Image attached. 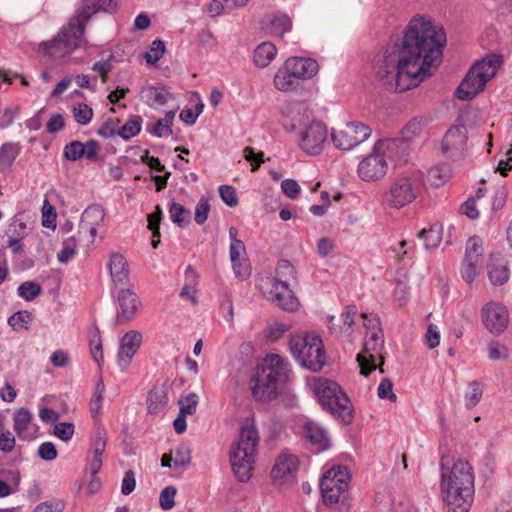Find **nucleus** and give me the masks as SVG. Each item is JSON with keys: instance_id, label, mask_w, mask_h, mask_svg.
Masks as SVG:
<instances>
[{"instance_id": "obj_46", "label": "nucleus", "mask_w": 512, "mask_h": 512, "mask_svg": "<svg viewBox=\"0 0 512 512\" xmlns=\"http://www.w3.org/2000/svg\"><path fill=\"white\" fill-rule=\"evenodd\" d=\"M482 385L478 381H473L469 384V392L465 395L466 407L473 408L478 404L482 397Z\"/></svg>"}, {"instance_id": "obj_61", "label": "nucleus", "mask_w": 512, "mask_h": 512, "mask_svg": "<svg viewBox=\"0 0 512 512\" xmlns=\"http://www.w3.org/2000/svg\"><path fill=\"white\" fill-rule=\"evenodd\" d=\"M282 192L290 199H295L300 193V186L294 179H285L281 183Z\"/></svg>"}, {"instance_id": "obj_41", "label": "nucleus", "mask_w": 512, "mask_h": 512, "mask_svg": "<svg viewBox=\"0 0 512 512\" xmlns=\"http://www.w3.org/2000/svg\"><path fill=\"white\" fill-rule=\"evenodd\" d=\"M33 319V314L27 310L17 311L8 318V324L13 330L27 329V324Z\"/></svg>"}, {"instance_id": "obj_50", "label": "nucleus", "mask_w": 512, "mask_h": 512, "mask_svg": "<svg viewBox=\"0 0 512 512\" xmlns=\"http://www.w3.org/2000/svg\"><path fill=\"white\" fill-rule=\"evenodd\" d=\"M74 424L72 422H61L54 426L53 434L64 442L72 439L74 435Z\"/></svg>"}, {"instance_id": "obj_54", "label": "nucleus", "mask_w": 512, "mask_h": 512, "mask_svg": "<svg viewBox=\"0 0 512 512\" xmlns=\"http://www.w3.org/2000/svg\"><path fill=\"white\" fill-rule=\"evenodd\" d=\"M222 201L229 207H235L238 204L236 190L230 185H221L218 188Z\"/></svg>"}, {"instance_id": "obj_6", "label": "nucleus", "mask_w": 512, "mask_h": 512, "mask_svg": "<svg viewBox=\"0 0 512 512\" xmlns=\"http://www.w3.org/2000/svg\"><path fill=\"white\" fill-rule=\"evenodd\" d=\"M314 390L324 410L329 411L346 425L353 421V405L346 393L335 381L325 378L319 379L315 384Z\"/></svg>"}, {"instance_id": "obj_11", "label": "nucleus", "mask_w": 512, "mask_h": 512, "mask_svg": "<svg viewBox=\"0 0 512 512\" xmlns=\"http://www.w3.org/2000/svg\"><path fill=\"white\" fill-rule=\"evenodd\" d=\"M115 298L117 302L115 324L123 325L132 321L142 305L136 292L130 287L120 288Z\"/></svg>"}, {"instance_id": "obj_13", "label": "nucleus", "mask_w": 512, "mask_h": 512, "mask_svg": "<svg viewBox=\"0 0 512 512\" xmlns=\"http://www.w3.org/2000/svg\"><path fill=\"white\" fill-rule=\"evenodd\" d=\"M481 313L483 324L490 333L499 335L507 328L509 313L504 305L496 302L487 303Z\"/></svg>"}, {"instance_id": "obj_7", "label": "nucleus", "mask_w": 512, "mask_h": 512, "mask_svg": "<svg viewBox=\"0 0 512 512\" xmlns=\"http://www.w3.org/2000/svg\"><path fill=\"white\" fill-rule=\"evenodd\" d=\"M289 349L301 366L313 372L320 371L326 363L323 343L318 335L292 336Z\"/></svg>"}, {"instance_id": "obj_5", "label": "nucleus", "mask_w": 512, "mask_h": 512, "mask_svg": "<svg viewBox=\"0 0 512 512\" xmlns=\"http://www.w3.org/2000/svg\"><path fill=\"white\" fill-rule=\"evenodd\" d=\"M84 31V23L72 16L53 39L39 44V52L54 59L68 56L85 43Z\"/></svg>"}, {"instance_id": "obj_3", "label": "nucleus", "mask_w": 512, "mask_h": 512, "mask_svg": "<svg viewBox=\"0 0 512 512\" xmlns=\"http://www.w3.org/2000/svg\"><path fill=\"white\" fill-rule=\"evenodd\" d=\"M287 365L281 356L271 354L257 366L251 379V391L256 401L269 402L276 398L278 385L287 379Z\"/></svg>"}, {"instance_id": "obj_24", "label": "nucleus", "mask_w": 512, "mask_h": 512, "mask_svg": "<svg viewBox=\"0 0 512 512\" xmlns=\"http://www.w3.org/2000/svg\"><path fill=\"white\" fill-rule=\"evenodd\" d=\"M108 268L111 279L115 285H123L129 281L128 263L122 254L112 253Z\"/></svg>"}, {"instance_id": "obj_53", "label": "nucleus", "mask_w": 512, "mask_h": 512, "mask_svg": "<svg viewBox=\"0 0 512 512\" xmlns=\"http://www.w3.org/2000/svg\"><path fill=\"white\" fill-rule=\"evenodd\" d=\"M244 158L250 162L251 171L255 172L259 169L260 165L264 162V153L262 151L255 152L252 147H246L243 150Z\"/></svg>"}, {"instance_id": "obj_60", "label": "nucleus", "mask_w": 512, "mask_h": 512, "mask_svg": "<svg viewBox=\"0 0 512 512\" xmlns=\"http://www.w3.org/2000/svg\"><path fill=\"white\" fill-rule=\"evenodd\" d=\"M106 447V431L99 428L94 436L92 443L93 455L102 456Z\"/></svg>"}, {"instance_id": "obj_48", "label": "nucleus", "mask_w": 512, "mask_h": 512, "mask_svg": "<svg viewBox=\"0 0 512 512\" xmlns=\"http://www.w3.org/2000/svg\"><path fill=\"white\" fill-rule=\"evenodd\" d=\"M198 395L196 393H190L179 400L180 414L192 415L195 413L198 405Z\"/></svg>"}, {"instance_id": "obj_62", "label": "nucleus", "mask_w": 512, "mask_h": 512, "mask_svg": "<svg viewBox=\"0 0 512 512\" xmlns=\"http://www.w3.org/2000/svg\"><path fill=\"white\" fill-rule=\"evenodd\" d=\"M440 343V332L438 327L430 324L425 334V344L429 349L437 347Z\"/></svg>"}, {"instance_id": "obj_22", "label": "nucleus", "mask_w": 512, "mask_h": 512, "mask_svg": "<svg viewBox=\"0 0 512 512\" xmlns=\"http://www.w3.org/2000/svg\"><path fill=\"white\" fill-rule=\"evenodd\" d=\"M298 469V460L291 454H281L277 457L271 470L273 480H288L293 477Z\"/></svg>"}, {"instance_id": "obj_18", "label": "nucleus", "mask_w": 512, "mask_h": 512, "mask_svg": "<svg viewBox=\"0 0 512 512\" xmlns=\"http://www.w3.org/2000/svg\"><path fill=\"white\" fill-rule=\"evenodd\" d=\"M259 443V434L256 429V426L254 425V420H251L250 424H246L241 427L240 433H239V441L234 444L231 448V451L239 452L241 454H244V456H253L255 457L257 447Z\"/></svg>"}, {"instance_id": "obj_4", "label": "nucleus", "mask_w": 512, "mask_h": 512, "mask_svg": "<svg viewBox=\"0 0 512 512\" xmlns=\"http://www.w3.org/2000/svg\"><path fill=\"white\" fill-rule=\"evenodd\" d=\"M502 64V56L491 54L477 61L467 72L462 80L455 95L463 101L472 100L479 92H481L487 82L493 78L497 69Z\"/></svg>"}, {"instance_id": "obj_51", "label": "nucleus", "mask_w": 512, "mask_h": 512, "mask_svg": "<svg viewBox=\"0 0 512 512\" xmlns=\"http://www.w3.org/2000/svg\"><path fill=\"white\" fill-rule=\"evenodd\" d=\"M210 212V204L208 200L204 197L200 198L196 207H195V216L194 220L198 225H203L207 219Z\"/></svg>"}, {"instance_id": "obj_26", "label": "nucleus", "mask_w": 512, "mask_h": 512, "mask_svg": "<svg viewBox=\"0 0 512 512\" xmlns=\"http://www.w3.org/2000/svg\"><path fill=\"white\" fill-rule=\"evenodd\" d=\"M245 245L243 242L230 243L229 253L234 273L237 277H246L250 274L246 259H241V255L245 254Z\"/></svg>"}, {"instance_id": "obj_33", "label": "nucleus", "mask_w": 512, "mask_h": 512, "mask_svg": "<svg viewBox=\"0 0 512 512\" xmlns=\"http://www.w3.org/2000/svg\"><path fill=\"white\" fill-rule=\"evenodd\" d=\"M441 231V225L435 223L429 229H422L418 233V237L424 241V247L427 250L435 249L442 240Z\"/></svg>"}, {"instance_id": "obj_49", "label": "nucleus", "mask_w": 512, "mask_h": 512, "mask_svg": "<svg viewBox=\"0 0 512 512\" xmlns=\"http://www.w3.org/2000/svg\"><path fill=\"white\" fill-rule=\"evenodd\" d=\"M177 489L174 486H166L160 493L159 503L163 510H170L175 505Z\"/></svg>"}, {"instance_id": "obj_28", "label": "nucleus", "mask_w": 512, "mask_h": 512, "mask_svg": "<svg viewBox=\"0 0 512 512\" xmlns=\"http://www.w3.org/2000/svg\"><path fill=\"white\" fill-rule=\"evenodd\" d=\"M487 268L489 279L493 285H503L509 280L510 272L508 264L503 259H491Z\"/></svg>"}, {"instance_id": "obj_9", "label": "nucleus", "mask_w": 512, "mask_h": 512, "mask_svg": "<svg viewBox=\"0 0 512 512\" xmlns=\"http://www.w3.org/2000/svg\"><path fill=\"white\" fill-rule=\"evenodd\" d=\"M372 129L361 122H349L342 130L332 129L331 140L334 146L340 150H350L367 140Z\"/></svg>"}, {"instance_id": "obj_31", "label": "nucleus", "mask_w": 512, "mask_h": 512, "mask_svg": "<svg viewBox=\"0 0 512 512\" xmlns=\"http://www.w3.org/2000/svg\"><path fill=\"white\" fill-rule=\"evenodd\" d=\"M174 117H175V112L168 111V112H166L165 117L158 119L154 125H147L146 130L150 134H152L158 138H161L164 136H170L173 133L171 127L173 124Z\"/></svg>"}, {"instance_id": "obj_15", "label": "nucleus", "mask_w": 512, "mask_h": 512, "mask_svg": "<svg viewBox=\"0 0 512 512\" xmlns=\"http://www.w3.org/2000/svg\"><path fill=\"white\" fill-rule=\"evenodd\" d=\"M349 475L342 466L332 467L320 480V490L323 499L328 501L335 500L330 493L332 489L339 491L348 490Z\"/></svg>"}, {"instance_id": "obj_14", "label": "nucleus", "mask_w": 512, "mask_h": 512, "mask_svg": "<svg viewBox=\"0 0 512 512\" xmlns=\"http://www.w3.org/2000/svg\"><path fill=\"white\" fill-rule=\"evenodd\" d=\"M467 139V131L464 126L450 127L441 142L442 154L454 160L462 157L464 155Z\"/></svg>"}, {"instance_id": "obj_25", "label": "nucleus", "mask_w": 512, "mask_h": 512, "mask_svg": "<svg viewBox=\"0 0 512 512\" xmlns=\"http://www.w3.org/2000/svg\"><path fill=\"white\" fill-rule=\"evenodd\" d=\"M423 125L420 120L413 119L401 130V135L396 139L384 140L387 144V149L397 148L401 145L407 146L414 138L421 135Z\"/></svg>"}, {"instance_id": "obj_63", "label": "nucleus", "mask_w": 512, "mask_h": 512, "mask_svg": "<svg viewBox=\"0 0 512 512\" xmlns=\"http://www.w3.org/2000/svg\"><path fill=\"white\" fill-rule=\"evenodd\" d=\"M27 225L26 223L19 217V215H16L12 218V221L9 225V232L13 236L18 237H25L27 235Z\"/></svg>"}, {"instance_id": "obj_29", "label": "nucleus", "mask_w": 512, "mask_h": 512, "mask_svg": "<svg viewBox=\"0 0 512 512\" xmlns=\"http://www.w3.org/2000/svg\"><path fill=\"white\" fill-rule=\"evenodd\" d=\"M273 82L278 90L285 92L294 91L299 86V78L290 73L285 63L275 74Z\"/></svg>"}, {"instance_id": "obj_39", "label": "nucleus", "mask_w": 512, "mask_h": 512, "mask_svg": "<svg viewBox=\"0 0 512 512\" xmlns=\"http://www.w3.org/2000/svg\"><path fill=\"white\" fill-rule=\"evenodd\" d=\"M31 419L32 414L28 409L21 408L15 412L13 417V428L19 438H24L23 434L26 431Z\"/></svg>"}, {"instance_id": "obj_40", "label": "nucleus", "mask_w": 512, "mask_h": 512, "mask_svg": "<svg viewBox=\"0 0 512 512\" xmlns=\"http://www.w3.org/2000/svg\"><path fill=\"white\" fill-rule=\"evenodd\" d=\"M42 293L41 286L35 281L23 282L18 287V295L25 301H32Z\"/></svg>"}, {"instance_id": "obj_56", "label": "nucleus", "mask_w": 512, "mask_h": 512, "mask_svg": "<svg viewBox=\"0 0 512 512\" xmlns=\"http://www.w3.org/2000/svg\"><path fill=\"white\" fill-rule=\"evenodd\" d=\"M357 361L359 363L360 373L365 377L369 376L370 373L377 368L374 355H370V357L367 358L363 354H358Z\"/></svg>"}, {"instance_id": "obj_12", "label": "nucleus", "mask_w": 512, "mask_h": 512, "mask_svg": "<svg viewBox=\"0 0 512 512\" xmlns=\"http://www.w3.org/2000/svg\"><path fill=\"white\" fill-rule=\"evenodd\" d=\"M327 139V128L319 121H312L301 132L300 148L308 155H319Z\"/></svg>"}, {"instance_id": "obj_37", "label": "nucleus", "mask_w": 512, "mask_h": 512, "mask_svg": "<svg viewBox=\"0 0 512 512\" xmlns=\"http://www.w3.org/2000/svg\"><path fill=\"white\" fill-rule=\"evenodd\" d=\"M292 21L286 14L273 15L270 19L269 30L272 35L283 37L286 32L291 31Z\"/></svg>"}, {"instance_id": "obj_32", "label": "nucleus", "mask_w": 512, "mask_h": 512, "mask_svg": "<svg viewBox=\"0 0 512 512\" xmlns=\"http://www.w3.org/2000/svg\"><path fill=\"white\" fill-rule=\"evenodd\" d=\"M451 172L450 166L442 163L430 168L427 177L432 186L441 187L450 179Z\"/></svg>"}, {"instance_id": "obj_59", "label": "nucleus", "mask_w": 512, "mask_h": 512, "mask_svg": "<svg viewBox=\"0 0 512 512\" xmlns=\"http://www.w3.org/2000/svg\"><path fill=\"white\" fill-rule=\"evenodd\" d=\"M119 120H113L111 118L106 119L99 127L97 133L103 138H112L118 131H116Z\"/></svg>"}, {"instance_id": "obj_21", "label": "nucleus", "mask_w": 512, "mask_h": 512, "mask_svg": "<svg viewBox=\"0 0 512 512\" xmlns=\"http://www.w3.org/2000/svg\"><path fill=\"white\" fill-rule=\"evenodd\" d=\"M284 63L288 66L290 73L299 80L310 79L319 70L318 62L312 58L290 57Z\"/></svg>"}, {"instance_id": "obj_30", "label": "nucleus", "mask_w": 512, "mask_h": 512, "mask_svg": "<svg viewBox=\"0 0 512 512\" xmlns=\"http://www.w3.org/2000/svg\"><path fill=\"white\" fill-rule=\"evenodd\" d=\"M277 48L270 42L259 44L254 50L253 61L257 67L265 68L275 58Z\"/></svg>"}, {"instance_id": "obj_45", "label": "nucleus", "mask_w": 512, "mask_h": 512, "mask_svg": "<svg viewBox=\"0 0 512 512\" xmlns=\"http://www.w3.org/2000/svg\"><path fill=\"white\" fill-rule=\"evenodd\" d=\"M72 113L75 121L80 125H87L93 117V109L84 103L74 106Z\"/></svg>"}, {"instance_id": "obj_35", "label": "nucleus", "mask_w": 512, "mask_h": 512, "mask_svg": "<svg viewBox=\"0 0 512 512\" xmlns=\"http://www.w3.org/2000/svg\"><path fill=\"white\" fill-rule=\"evenodd\" d=\"M148 411L150 413H157L167 405V392L162 387H154L148 393Z\"/></svg>"}, {"instance_id": "obj_64", "label": "nucleus", "mask_w": 512, "mask_h": 512, "mask_svg": "<svg viewBox=\"0 0 512 512\" xmlns=\"http://www.w3.org/2000/svg\"><path fill=\"white\" fill-rule=\"evenodd\" d=\"M136 487V479H135V473L132 470H128L125 472L122 485H121V493L123 495H129L131 494Z\"/></svg>"}, {"instance_id": "obj_57", "label": "nucleus", "mask_w": 512, "mask_h": 512, "mask_svg": "<svg viewBox=\"0 0 512 512\" xmlns=\"http://www.w3.org/2000/svg\"><path fill=\"white\" fill-rule=\"evenodd\" d=\"M479 261H473V260H466V258H464L463 260V263H462V267H461V275H462V278L467 282V283H472L477 275V272H476V267L478 265Z\"/></svg>"}, {"instance_id": "obj_58", "label": "nucleus", "mask_w": 512, "mask_h": 512, "mask_svg": "<svg viewBox=\"0 0 512 512\" xmlns=\"http://www.w3.org/2000/svg\"><path fill=\"white\" fill-rule=\"evenodd\" d=\"M16 439L11 431L3 430L0 432V451L10 453L14 450Z\"/></svg>"}, {"instance_id": "obj_55", "label": "nucleus", "mask_w": 512, "mask_h": 512, "mask_svg": "<svg viewBox=\"0 0 512 512\" xmlns=\"http://www.w3.org/2000/svg\"><path fill=\"white\" fill-rule=\"evenodd\" d=\"M37 454L43 461H53L58 456L55 445L50 441L40 444Z\"/></svg>"}, {"instance_id": "obj_23", "label": "nucleus", "mask_w": 512, "mask_h": 512, "mask_svg": "<svg viewBox=\"0 0 512 512\" xmlns=\"http://www.w3.org/2000/svg\"><path fill=\"white\" fill-rule=\"evenodd\" d=\"M238 450L230 452V463L237 480L241 483L248 482L252 476L251 472L254 464L253 456H244Z\"/></svg>"}, {"instance_id": "obj_20", "label": "nucleus", "mask_w": 512, "mask_h": 512, "mask_svg": "<svg viewBox=\"0 0 512 512\" xmlns=\"http://www.w3.org/2000/svg\"><path fill=\"white\" fill-rule=\"evenodd\" d=\"M117 8V0H85L80 8L75 12L74 17H77L81 23H86L98 11L112 13Z\"/></svg>"}, {"instance_id": "obj_47", "label": "nucleus", "mask_w": 512, "mask_h": 512, "mask_svg": "<svg viewBox=\"0 0 512 512\" xmlns=\"http://www.w3.org/2000/svg\"><path fill=\"white\" fill-rule=\"evenodd\" d=\"M175 456L173 457L174 467H185L191 461V451L185 444H179L174 450Z\"/></svg>"}, {"instance_id": "obj_16", "label": "nucleus", "mask_w": 512, "mask_h": 512, "mask_svg": "<svg viewBox=\"0 0 512 512\" xmlns=\"http://www.w3.org/2000/svg\"><path fill=\"white\" fill-rule=\"evenodd\" d=\"M143 336L137 330L126 332L120 339L118 349V365L122 371H126L134 357L141 347Z\"/></svg>"}, {"instance_id": "obj_44", "label": "nucleus", "mask_w": 512, "mask_h": 512, "mask_svg": "<svg viewBox=\"0 0 512 512\" xmlns=\"http://www.w3.org/2000/svg\"><path fill=\"white\" fill-rule=\"evenodd\" d=\"M63 156L65 159L73 162L84 157L83 143L78 140H74L66 144L63 149Z\"/></svg>"}, {"instance_id": "obj_38", "label": "nucleus", "mask_w": 512, "mask_h": 512, "mask_svg": "<svg viewBox=\"0 0 512 512\" xmlns=\"http://www.w3.org/2000/svg\"><path fill=\"white\" fill-rule=\"evenodd\" d=\"M142 117L140 115H133L129 120L118 130L119 135L124 140H129L141 132Z\"/></svg>"}, {"instance_id": "obj_43", "label": "nucleus", "mask_w": 512, "mask_h": 512, "mask_svg": "<svg viewBox=\"0 0 512 512\" xmlns=\"http://www.w3.org/2000/svg\"><path fill=\"white\" fill-rule=\"evenodd\" d=\"M165 43L161 39H155L150 50L144 54V58L148 64H156L165 53Z\"/></svg>"}, {"instance_id": "obj_42", "label": "nucleus", "mask_w": 512, "mask_h": 512, "mask_svg": "<svg viewBox=\"0 0 512 512\" xmlns=\"http://www.w3.org/2000/svg\"><path fill=\"white\" fill-rule=\"evenodd\" d=\"M482 244L479 237H470L466 243L465 257L466 260L479 261L482 256Z\"/></svg>"}, {"instance_id": "obj_2", "label": "nucleus", "mask_w": 512, "mask_h": 512, "mask_svg": "<svg viewBox=\"0 0 512 512\" xmlns=\"http://www.w3.org/2000/svg\"><path fill=\"white\" fill-rule=\"evenodd\" d=\"M441 488L445 493L448 512H469L474 496V473L472 466L463 460L456 461L446 468L441 460Z\"/></svg>"}, {"instance_id": "obj_34", "label": "nucleus", "mask_w": 512, "mask_h": 512, "mask_svg": "<svg viewBox=\"0 0 512 512\" xmlns=\"http://www.w3.org/2000/svg\"><path fill=\"white\" fill-rule=\"evenodd\" d=\"M169 215L171 221L180 228L187 227L191 222L190 210L176 202L170 204Z\"/></svg>"}, {"instance_id": "obj_10", "label": "nucleus", "mask_w": 512, "mask_h": 512, "mask_svg": "<svg viewBox=\"0 0 512 512\" xmlns=\"http://www.w3.org/2000/svg\"><path fill=\"white\" fill-rule=\"evenodd\" d=\"M419 185L416 179L402 177L397 179L386 194L387 203L394 208H402L417 197Z\"/></svg>"}, {"instance_id": "obj_52", "label": "nucleus", "mask_w": 512, "mask_h": 512, "mask_svg": "<svg viewBox=\"0 0 512 512\" xmlns=\"http://www.w3.org/2000/svg\"><path fill=\"white\" fill-rule=\"evenodd\" d=\"M377 394L380 399H387L391 402L397 400L396 394L393 392V383L389 378H383L378 386Z\"/></svg>"}, {"instance_id": "obj_27", "label": "nucleus", "mask_w": 512, "mask_h": 512, "mask_svg": "<svg viewBox=\"0 0 512 512\" xmlns=\"http://www.w3.org/2000/svg\"><path fill=\"white\" fill-rule=\"evenodd\" d=\"M21 152L19 143L6 142L0 147V173L7 174Z\"/></svg>"}, {"instance_id": "obj_17", "label": "nucleus", "mask_w": 512, "mask_h": 512, "mask_svg": "<svg viewBox=\"0 0 512 512\" xmlns=\"http://www.w3.org/2000/svg\"><path fill=\"white\" fill-rule=\"evenodd\" d=\"M270 294L275 305L285 311H296L300 305L298 298L286 281L273 279Z\"/></svg>"}, {"instance_id": "obj_36", "label": "nucleus", "mask_w": 512, "mask_h": 512, "mask_svg": "<svg viewBox=\"0 0 512 512\" xmlns=\"http://www.w3.org/2000/svg\"><path fill=\"white\" fill-rule=\"evenodd\" d=\"M105 217L104 209L100 205H91L82 213L79 226L99 225Z\"/></svg>"}, {"instance_id": "obj_1", "label": "nucleus", "mask_w": 512, "mask_h": 512, "mask_svg": "<svg viewBox=\"0 0 512 512\" xmlns=\"http://www.w3.org/2000/svg\"><path fill=\"white\" fill-rule=\"evenodd\" d=\"M446 33L422 16L410 20L401 43L388 46L375 57L377 79L394 92L418 86L442 62Z\"/></svg>"}, {"instance_id": "obj_8", "label": "nucleus", "mask_w": 512, "mask_h": 512, "mask_svg": "<svg viewBox=\"0 0 512 512\" xmlns=\"http://www.w3.org/2000/svg\"><path fill=\"white\" fill-rule=\"evenodd\" d=\"M387 144L384 140H378L372 152L358 165V175L363 181H376L385 176L388 165L383 155Z\"/></svg>"}, {"instance_id": "obj_19", "label": "nucleus", "mask_w": 512, "mask_h": 512, "mask_svg": "<svg viewBox=\"0 0 512 512\" xmlns=\"http://www.w3.org/2000/svg\"><path fill=\"white\" fill-rule=\"evenodd\" d=\"M303 437L310 442L317 453L325 451L331 446L327 431L319 423L312 420L304 423Z\"/></svg>"}]
</instances>
